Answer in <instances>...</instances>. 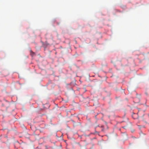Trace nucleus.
<instances>
[{
    "label": "nucleus",
    "instance_id": "1",
    "mask_svg": "<svg viewBox=\"0 0 149 149\" xmlns=\"http://www.w3.org/2000/svg\"><path fill=\"white\" fill-rule=\"evenodd\" d=\"M101 127H103V126H101Z\"/></svg>",
    "mask_w": 149,
    "mask_h": 149
},
{
    "label": "nucleus",
    "instance_id": "2",
    "mask_svg": "<svg viewBox=\"0 0 149 149\" xmlns=\"http://www.w3.org/2000/svg\"><path fill=\"white\" fill-rule=\"evenodd\" d=\"M102 131H103V129H102Z\"/></svg>",
    "mask_w": 149,
    "mask_h": 149
},
{
    "label": "nucleus",
    "instance_id": "3",
    "mask_svg": "<svg viewBox=\"0 0 149 149\" xmlns=\"http://www.w3.org/2000/svg\"><path fill=\"white\" fill-rule=\"evenodd\" d=\"M95 117H96V116H95Z\"/></svg>",
    "mask_w": 149,
    "mask_h": 149
}]
</instances>
